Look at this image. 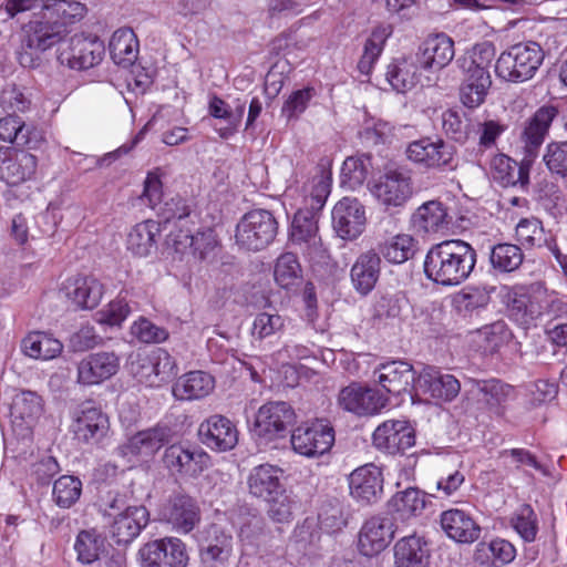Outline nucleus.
Returning a JSON list of instances; mask_svg holds the SVG:
<instances>
[{
  "label": "nucleus",
  "mask_w": 567,
  "mask_h": 567,
  "mask_svg": "<svg viewBox=\"0 0 567 567\" xmlns=\"http://www.w3.org/2000/svg\"><path fill=\"white\" fill-rule=\"evenodd\" d=\"M416 389L433 399L450 402L458 395L461 383L452 374L443 373L434 367H426L416 378Z\"/></svg>",
  "instance_id": "obj_29"
},
{
  "label": "nucleus",
  "mask_w": 567,
  "mask_h": 567,
  "mask_svg": "<svg viewBox=\"0 0 567 567\" xmlns=\"http://www.w3.org/2000/svg\"><path fill=\"white\" fill-rule=\"evenodd\" d=\"M171 429L165 425H156L152 429L137 432L121 447L123 456H135L143 460L153 457L159 449L168 442Z\"/></svg>",
  "instance_id": "obj_28"
},
{
  "label": "nucleus",
  "mask_w": 567,
  "mask_h": 567,
  "mask_svg": "<svg viewBox=\"0 0 567 567\" xmlns=\"http://www.w3.org/2000/svg\"><path fill=\"white\" fill-rule=\"evenodd\" d=\"M234 540L217 525L208 526L199 540V557L204 567H231Z\"/></svg>",
  "instance_id": "obj_14"
},
{
  "label": "nucleus",
  "mask_w": 567,
  "mask_h": 567,
  "mask_svg": "<svg viewBox=\"0 0 567 567\" xmlns=\"http://www.w3.org/2000/svg\"><path fill=\"white\" fill-rule=\"evenodd\" d=\"M147 523L148 512L144 506H127L114 519L111 533L117 544H128L140 535Z\"/></svg>",
  "instance_id": "obj_36"
},
{
  "label": "nucleus",
  "mask_w": 567,
  "mask_h": 567,
  "mask_svg": "<svg viewBox=\"0 0 567 567\" xmlns=\"http://www.w3.org/2000/svg\"><path fill=\"white\" fill-rule=\"evenodd\" d=\"M489 261L494 270L508 274L517 270L523 261L524 254L519 246L514 244L495 245L489 254Z\"/></svg>",
  "instance_id": "obj_54"
},
{
  "label": "nucleus",
  "mask_w": 567,
  "mask_h": 567,
  "mask_svg": "<svg viewBox=\"0 0 567 567\" xmlns=\"http://www.w3.org/2000/svg\"><path fill=\"white\" fill-rule=\"evenodd\" d=\"M62 343L44 332H31L22 340V350L33 359L51 360L62 352Z\"/></svg>",
  "instance_id": "obj_52"
},
{
  "label": "nucleus",
  "mask_w": 567,
  "mask_h": 567,
  "mask_svg": "<svg viewBox=\"0 0 567 567\" xmlns=\"http://www.w3.org/2000/svg\"><path fill=\"white\" fill-rule=\"evenodd\" d=\"M440 523L444 533L457 543H474L481 534V528L473 517L458 508L444 511L440 516Z\"/></svg>",
  "instance_id": "obj_33"
},
{
  "label": "nucleus",
  "mask_w": 567,
  "mask_h": 567,
  "mask_svg": "<svg viewBox=\"0 0 567 567\" xmlns=\"http://www.w3.org/2000/svg\"><path fill=\"white\" fill-rule=\"evenodd\" d=\"M463 79L460 86V99L464 106L476 109L484 103L492 85L491 75L462 72Z\"/></svg>",
  "instance_id": "obj_47"
},
{
  "label": "nucleus",
  "mask_w": 567,
  "mask_h": 567,
  "mask_svg": "<svg viewBox=\"0 0 567 567\" xmlns=\"http://www.w3.org/2000/svg\"><path fill=\"white\" fill-rule=\"evenodd\" d=\"M274 277L276 282L285 289L298 285L302 278V269L297 256L292 252L281 254L276 260Z\"/></svg>",
  "instance_id": "obj_58"
},
{
  "label": "nucleus",
  "mask_w": 567,
  "mask_h": 567,
  "mask_svg": "<svg viewBox=\"0 0 567 567\" xmlns=\"http://www.w3.org/2000/svg\"><path fill=\"white\" fill-rule=\"evenodd\" d=\"M478 340L485 351L494 352L505 344L512 337V332L503 320L486 324L476 331Z\"/></svg>",
  "instance_id": "obj_62"
},
{
  "label": "nucleus",
  "mask_w": 567,
  "mask_h": 567,
  "mask_svg": "<svg viewBox=\"0 0 567 567\" xmlns=\"http://www.w3.org/2000/svg\"><path fill=\"white\" fill-rule=\"evenodd\" d=\"M351 496L362 504H372L381 498L383 493V476L381 468L374 464H365L354 470L349 477Z\"/></svg>",
  "instance_id": "obj_27"
},
{
  "label": "nucleus",
  "mask_w": 567,
  "mask_h": 567,
  "mask_svg": "<svg viewBox=\"0 0 567 567\" xmlns=\"http://www.w3.org/2000/svg\"><path fill=\"white\" fill-rule=\"evenodd\" d=\"M278 221L267 209H252L246 213L236 226L235 243L247 251H260L275 240Z\"/></svg>",
  "instance_id": "obj_4"
},
{
  "label": "nucleus",
  "mask_w": 567,
  "mask_h": 567,
  "mask_svg": "<svg viewBox=\"0 0 567 567\" xmlns=\"http://www.w3.org/2000/svg\"><path fill=\"white\" fill-rule=\"evenodd\" d=\"M282 474L280 467L268 463L255 466L247 481L249 493L264 501L272 497L285 488L281 483Z\"/></svg>",
  "instance_id": "obj_39"
},
{
  "label": "nucleus",
  "mask_w": 567,
  "mask_h": 567,
  "mask_svg": "<svg viewBox=\"0 0 567 567\" xmlns=\"http://www.w3.org/2000/svg\"><path fill=\"white\" fill-rule=\"evenodd\" d=\"M371 169L372 162L369 154L347 157L341 167V186L350 190H355L367 181Z\"/></svg>",
  "instance_id": "obj_49"
},
{
  "label": "nucleus",
  "mask_w": 567,
  "mask_h": 567,
  "mask_svg": "<svg viewBox=\"0 0 567 567\" xmlns=\"http://www.w3.org/2000/svg\"><path fill=\"white\" fill-rule=\"evenodd\" d=\"M161 520L178 534L190 533L200 520V509L195 498L186 494L171 496L159 509Z\"/></svg>",
  "instance_id": "obj_15"
},
{
  "label": "nucleus",
  "mask_w": 567,
  "mask_h": 567,
  "mask_svg": "<svg viewBox=\"0 0 567 567\" xmlns=\"http://www.w3.org/2000/svg\"><path fill=\"white\" fill-rule=\"evenodd\" d=\"M557 115L558 111L555 106L544 105L523 122L518 143L520 153L526 157L527 163H534L538 157Z\"/></svg>",
  "instance_id": "obj_5"
},
{
  "label": "nucleus",
  "mask_w": 567,
  "mask_h": 567,
  "mask_svg": "<svg viewBox=\"0 0 567 567\" xmlns=\"http://www.w3.org/2000/svg\"><path fill=\"white\" fill-rule=\"evenodd\" d=\"M495 54V45L489 41H484L475 44L471 51L458 58L457 64L462 72L491 75L488 69Z\"/></svg>",
  "instance_id": "obj_50"
},
{
  "label": "nucleus",
  "mask_w": 567,
  "mask_h": 567,
  "mask_svg": "<svg viewBox=\"0 0 567 567\" xmlns=\"http://www.w3.org/2000/svg\"><path fill=\"white\" fill-rule=\"evenodd\" d=\"M476 251L466 241L450 239L433 245L425 255L424 274L427 279L444 286H458L476 265Z\"/></svg>",
  "instance_id": "obj_1"
},
{
  "label": "nucleus",
  "mask_w": 567,
  "mask_h": 567,
  "mask_svg": "<svg viewBox=\"0 0 567 567\" xmlns=\"http://www.w3.org/2000/svg\"><path fill=\"white\" fill-rule=\"evenodd\" d=\"M513 528L525 542H534L538 533V519L529 504H523L513 514L511 519Z\"/></svg>",
  "instance_id": "obj_61"
},
{
  "label": "nucleus",
  "mask_w": 567,
  "mask_h": 567,
  "mask_svg": "<svg viewBox=\"0 0 567 567\" xmlns=\"http://www.w3.org/2000/svg\"><path fill=\"white\" fill-rule=\"evenodd\" d=\"M395 532V525L391 517L382 515L370 517L359 532V551L367 557L380 554L391 544Z\"/></svg>",
  "instance_id": "obj_17"
},
{
  "label": "nucleus",
  "mask_w": 567,
  "mask_h": 567,
  "mask_svg": "<svg viewBox=\"0 0 567 567\" xmlns=\"http://www.w3.org/2000/svg\"><path fill=\"white\" fill-rule=\"evenodd\" d=\"M215 388L214 378L203 371H192L182 375L173 385L177 400H198L208 395Z\"/></svg>",
  "instance_id": "obj_41"
},
{
  "label": "nucleus",
  "mask_w": 567,
  "mask_h": 567,
  "mask_svg": "<svg viewBox=\"0 0 567 567\" xmlns=\"http://www.w3.org/2000/svg\"><path fill=\"white\" fill-rule=\"evenodd\" d=\"M392 520L410 522L421 516L426 507V494L417 487L396 492L386 503Z\"/></svg>",
  "instance_id": "obj_32"
},
{
  "label": "nucleus",
  "mask_w": 567,
  "mask_h": 567,
  "mask_svg": "<svg viewBox=\"0 0 567 567\" xmlns=\"http://www.w3.org/2000/svg\"><path fill=\"white\" fill-rule=\"evenodd\" d=\"M417 250V241L409 234H396L378 244V254L388 262L401 265L413 258Z\"/></svg>",
  "instance_id": "obj_44"
},
{
  "label": "nucleus",
  "mask_w": 567,
  "mask_h": 567,
  "mask_svg": "<svg viewBox=\"0 0 567 567\" xmlns=\"http://www.w3.org/2000/svg\"><path fill=\"white\" fill-rule=\"evenodd\" d=\"M372 194L386 208L401 207L413 194L412 179L406 173L389 171L373 185Z\"/></svg>",
  "instance_id": "obj_22"
},
{
  "label": "nucleus",
  "mask_w": 567,
  "mask_h": 567,
  "mask_svg": "<svg viewBox=\"0 0 567 567\" xmlns=\"http://www.w3.org/2000/svg\"><path fill=\"white\" fill-rule=\"evenodd\" d=\"M540 298L539 284L533 285L527 291H514L508 303L511 317L525 327L535 324L543 318Z\"/></svg>",
  "instance_id": "obj_31"
},
{
  "label": "nucleus",
  "mask_w": 567,
  "mask_h": 567,
  "mask_svg": "<svg viewBox=\"0 0 567 567\" xmlns=\"http://www.w3.org/2000/svg\"><path fill=\"white\" fill-rule=\"evenodd\" d=\"M37 157L23 150L0 147V179L9 186L30 181L37 171Z\"/></svg>",
  "instance_id": "obj_20"
},
{
  "label": "nucleus",
  "mask_w": 567,
  "mask_h": 567,
  "mask_svg": "<svg viewBox=\"0 0 567 567\" xmlns=\"http://www.w3.org/2000/svg\"><path fill=\"white\" fill-rule=\"evenodd\" d=\"M318 524L328 534L342 530L348 524L343 504L338 499L324 501L319 507Z\"/></svg>",
  "instance_id": "obj_57"
},
{
  "label": "nucleus",
  "mask_w": 567,
  "mask_h": 567,
  "mask_svg": "<svg viewBox=\"0 0 567 567\" xmlns=\"http://www.w3.org/2000/svg\"><path fill=\"white\" fill-rule=\"evenodd\" d=\"M132 373L147 386L156 388L175 375L176 364L172 355L163 348H156L146 354H138L132 362Z\"/></svg>",
  "instance_id": "obj_9"
},
{
  "label": "nucleus",
  "mask_w": 567,
  "mask_h": 567,
  "mask_svg": "<svg viewBox=\"0 0 567 567\" xmlns=\"http://www.w3.org/2000/svg\"><path fill=\"white\" fill-rule=\"evenodd\" d=\"M318 214L309 209V207H301L293 216L289 239L292 245L309 258L320 257L323 249L318 228Z\"/></svg>",
  "instance_id": "obj_13"
},
{
  "label": "nucleus",
  "mask_w": 567,
  "mask_h": 567,
  "mask_svg": "<svg viewBox=\"0 0 567 567\" xmlns=\"http://www.w3.org/2000/svg\"><path fill=\"white\" fill-rule=\"evenodd\" d=\"M109 49L114 63L127 68L136 61L140 44L131 28H120L112 34Z\"/></svg>",
  "instance_id": "obj_43"
},
{
  "label": "nucleus",
  "mask_w": 567,
  "mask_h": 567,
  "mask_svg": "<svg viewBox=\"0 0 567 567\" xmlns=\"http://www.w3.org/2000/svg\"><path fill=\"white\" fill-rule=\"evenodd\" d=\"M104 44L96 38L75 34L65 48L60 51L59 60L71 69L86 70L95 66L104 55Z\"/></svg>",
  "instance_id": "obj_16"
},
{
  "label": "nucleus",
  "mask_w": 567,
  "mask_h": 567,
  "mask_svg": "<svg viewBox=\"0 0 567 567\" xmlns=\"http://www.w3.org/2000/svg\"><path fill=\"white\" fill-rule=\"evenodd\" d=\"M84 4L70 0H44L42 13L34 14L33 19H42L50 23H58L60 31L62 27L81 20L85 14Z\"/></svg>",
  "instance_id": "obj_40"
},
{
  "label": "nucleus",
  "mask_w": 567,
  "mask_h": 567,
  "mask_svg": "<svg viewBox=\"0 0 567 567\" xmlns=\"http://www.w3.org/2000/svg\"><path fill=\"white\" fill-rule=\"evenodd\" d=\"M334 442L331 426L322 422L301 424L290 436L292 450L306 457H316L328 452Z\"/></svg>",
  "instance_id": "obj_11"
},
{
  "label": "nucleus",
  "mask_w": 567,
  "mask_h": 567,
  "mask_svg": "<svg viewBox=\"0 0 567 567\" xmlns=\"http://www.w3.org/2000/svg\"><path fill=\"white\" fill-rule=\"evenodd\" d=\"M330 189L331 176L321 169L303 186V207L319 213L326 204Z\"/></svg>",
  "instance_id": "obj_55"
},
{
  "label": "nucleus",
  "mask_w": 567,
  "mask_h": 567,
  "mask_svg": "<svg viewBox=\"0 0 567 567\" xmlns=\"http://www.w3.org/2000/svg\"><path fill=\"white\" fill-rule=\"evenodd\" d=\"M372 442L379 451L396 454L414 445L415 431L408 420H388L374 430Z\"/></svg>",
  "instance_id": "obj_19"
},
{
  "label": "nucleus",
  "mask_w": 567,
  "mask_h": 567,
  "mask_svg": "<svg viewBox=\"0 0 567 567\" xmlns=\"http://www.w3.org/2000/svg\"><path fill=\"white\" fill-rule=\"evenodd\" d=\"M208 113L214 118L226 122L225 126L215 127V131L221 138H229L237 132L241 123L245 103H238L233 110L223 99L214 95L208 103Z\"/></svg>",
  "instance_id": "obj_46"
},
{
  "label": "nucleus",
  "mask_w": 567,
  "mask_h": 567,
  "mask_svg": "<svg viewBox=\"0 0 567 567\" xmlns=\"http://www.w3.org/2000/svg\"><path fill=\"white\" fill-rule=\"evenodd\" d=\"M411 224L419 234H436L447 229L449 214L439 200H429L416 208L411 217Z\"/></svg>",
  "instance_id": "obj_38"
},
{
  "label": "nucleus",
  "mask_w": 567,
  "mask_h": 567,
  "mask_svg": "<svg viewBox=\"0 0 567 567\" xmlns=\"http://www.w3.org/2000/svg\"><path fill=\"white\" fill-rule=\"evenodd\" d=\"M81 493V480L76 476L63 475L54 482L52 495L59 507L70 508L79 501Z\"/></svg>",
  "instance_id": "obj_60"
},
{
  "label": "nucleus",
  "mask_w": 567,
  "mask_h": 567,
  "mask_svg": "<svg viewBox=\"0 0 567 567\" xmlns=\"http://www.w3.org/2000/svg\"><path fill=\"white\" fill-rule=\"evenodd\" d=\"M42 19H31L21 29L20 43L16 49L18 63L25 69L40 66L43 53L61 41L58 23Z\"/></svg>",
  "instance_id": "obj_2"
},
{
  "label": "nucleus",
  "mask_w": 567,
  "mask_h": 567,
  "mask_svg": "<svg viewBox=\"0 0 567 567\" xmlns=\"http://www.w3.org/2000/svg\"><path fill=\"white\" fill-rule=\"evenodd\" d=\"M395 567H429L430 549L423 537L415 534L402 537L394 545Z\"/></svg>",
  "instance_id": "obj_37"
},
{
  "label": "nucleus",
  "mask_w": 567,
  "mask_h": 567,
  "mask_svg": "<svg viewBox=\"0 0 567 567\" xmlns=\"http://www.w3.org/2000/svg\"><path fill=\"white\" fill-rule=\"evenodd\" d=\"M454 55L453 40L449 35L440 33L430 37L423 43L417 63L425 71H440L453 60Z\"/></svg>",
  "instance_id": "obj_35"
},
{
  "label": "nucleus",
  "mask_w": 567,
  "mask_h": 567,
  "mask_svg": "<svg viewBox=\"0 0 567 567\" xmlns=\"http://www.w3.org/2000/svg\"><path fill=\"white\" fill-rule=\"evenodd\" d=\"M185 246H189L193 255L199 260H212L216 256L218 241L212 229L198 231L195 235H184Z\"/></svg>",
  "instance_id": "obj_63"
},
{
  "label": "nucleus",
  "mask_w": 567,
  "mask_h": 567,
  "mask_svg": "<svg viewBox=\"0 0 567 567\" xmlns=\"http://www.w3.org/2000/svg\"><path fill=\"white\" fill-rule=\"evenodd\" d=\"M238 430L226 416L215 414L204 420L198 427V437L208 449L217 452L233 450L238 443Z\"/></svg>",
  "instance_id": "obj_21"
},
{
  "label": "nucleus",
  "mask_w": 567,
  "mask_h": 567,
  "mask_svg": "<svg viewBox=\"0 0 567 567\" xmlns=\"http://www.w3.org/2000/svg\"><path fill=\"white\" fill-rule=\"evenodd\" d=\"M165 467L179 477H198L210 464V456L202 447L190 444H172L163 455Z\"/></svg>",
  "instance_id": "obj_7"
},
{
  "label": "nucleus",
  "mask_w": 567,
  "mask_h": 567,
  "mask_svg": "<svg viewBox=\"0 0 567 567\" xmlns=\"http://www.w3.org/2000/svg\"><path fill=\"white\" fill-rule=\"evenodd\" d=\"M391 24H380L373 29L371 35L365 41L363 54L358 63L361 73L369 74L373 64L378 61L383 51L386 39L392 34Z\"/></svg>",
  "instance_id": "obj_53"
},
{
  "label": "nucleus",
  "mask_w": 567,
  "mask_h": 567,
  "mask_svg": "<svg viewBox=\"0 0 567 567\" xmlns=\"http://www.w3.org/2000/svg\"><path fill=\"white\" fill-rule=\"evenodd\" d=\"M42 413V399L33 391H21L16 394L11 414L21 420H33Z\"/></svg>",
  "instance_id": "obj_64"
},
{
  "label": "nucleus",
  "mask_w": 567,
  "mask_h": 567,
  "mask_svg": "<svg viewBox=\"0 0 567 567\" xmlns=\"http://www.w3.org/2000/svg\"><path fill=\"white\" fill-rule=\"evenodd\" d=\"M517 241L527 248H546L548 251L556 238L550 231L545 230L543 223L537 218H523L515 228Z\"/></svg>",
  "instance_id": "obj_45"
},
{
  "label": "nucleus",
  "mask_w": 567,
  "mask_h": 567,
  "mask_svg": "<svg viewBox=\"0 0 567 567\" xmlns=\"http://www.w3.org/2000/svg\"><path fill=\"white\" fill-rule=\"evenodd\" d=\"M534 163H527L523 155L519 163L505 154H496L491 159L489 168L496 183L503 187L519 186L525 188L529 183V172Z\"/></svg>",
  "instance_id": "obj_30"
},
{
  "label": "nucleus",
  "mask_w": 567,
  "mask_h": 567,
  "mask_svg": "<svg viewBox=\"0 0 567 567\" xmlns=\"http://www.w3.org/2000/svg\"><path fill=\"white\" fill-rule=\"evenodd\" d=\"M105 537L95 528L81 530L74 542L76 558L82 564H92L105 551Z\"/></svg>",
  "instance_id": "obj_51"
},
{
  "label": "nucleus",
  "mask_w": 567,
  "mask_h": 567,
  "mask_svg": "<svg viewBox=\"0 0 567 567\" xmlns=\"http://www.w3.org/2000/svg\"><path fill=\"white\" fill-rule=\"evenodd\" d=\"M417 71L419 65L413 60H395L388 65L385 79L398 93H405L417 84Z\"/></svg>",
  "instance_id": "obj_48"
},
{
  "label": "nucleus",
  "mask_w": 567,
  "mask_h": 567,
  "mask_svg": "<svg viewBox=\"0 0 567 567\" xmlns=\"http://www.w3.org/2000/svg\"><path fill=\"white\" fill-rule=\"evenodd\" d=\"M118 369L120 358L114 352L91 353L78 364V382L83 385H96L111 379Z\"/></svg>",
  "instance_id": "obj_24"
},
{
  "label": "nucleus",
  "mask_w": 567,
  "mask_h": 567,
  "mask_svg": "<svg viewBox=\"0 0 567 567\" xmlns=\"http://www.w3.org/2000/svg\"><path fill=\"white\" fill-rule=\"evenodd\" d=\"M544 58V50L537 42H519L501 53L496 60L495 72L505 81L525 82L536 74Z\"/></svg>",
  "instance_id": "obj_3"
},
{
  "label": "nucleus",
  "mask_w": 567,
  "mask_h": 567,
  "mask_svg": "<svg viewBox=\"0 0 567 567\" xmlns=\"http://www.w3.org/2000/svg\"><path fill=\"white\" fill-rule=\"evenodd\" d=\"M295 421L292 408L284 402H268L256 414L254 431L265 442H272L286 436L287 429Z\"/></svg>",
  "instance_id": "obj_10"
},
{
  "label": "nucleus",
  "mask_w": 567,
  "mask_h": 567,
  "mask_svg": "<svg viewBox=\"0 0 567 567\" xmlns=\"http://www.w3.org/2000/svg\"><path fill=\"white\" fill-rule=\"evenodd\" d=\"M161 234L158 221L148 219L136 224L128 233L127 249L135 256H150L157 248V237Z\"/></svg>",
  "instance_id": "obj_42"
},
{
  "label": "nucleus",
  "mask_w": 567,
  "mask_h": 567,
  "mask_svg": "<svg viewBox=\"0 0 567 567\" xmlns=\"http://www.w3.org/2000/svg\"><path fill=\"white\" fill-rule=\"evenodd\" d=\"M455 153L453 145L429 136L410 142L405 148L410 162L432 169H454Z\"/></svg>",
  "instance_id": "obj_6"
},
{
  "label": "nucleus",
  "mask_w": 567,
  "mask_h": 567,
  "mask_svg": "<svg viewBox=\"0 0 567 567\" xmlns=\"http://www.w3.org/2000/svg\"><path fill=\"white\" fill-rule=\"evenodd\" d=\"M61 292L76 309L91 310L100 305L104 286L93 276L78 275L64 280Z\"/></svg>",
  "instance_id": "obj_23"
},
{
  "label": "nucleus",
  "mask_w": 567,
  "mask_h": 567,
  "mask_svg": "<svg viewBox=\"0 0 567 567\" xmlns=\"http://www.w3.org/2000/svg\"><path fill=\"white\" fill-rule=\"evenodd\" d=\"M382 269V259L373 250L361 252L354 260L350 269V282L354 291L367 297L375 288Z\"/></svg>",
  "instance_id": "obj_26"
},
{
  "label": "nucleus",
  "mask_w": 567,
  "mask_h": 567,
  "mask_svg": "<svg viewBox=\"0 0 567 567\" xmlns=\"http://www.w3.org/2000/svg\"><path fill=\"white\" fill-rule=\"evenodd\" d=\"M364 208L357 198L343 197L332 209V225L343 239H355L364 228Z\"/></svg>",
  "instance_id": "obj_25"
},
{
  "label": "nucleus",
  "mask_w": 567,
  "mask_h": 567,
  "mask_svg": "<svg viewBox=\"0 0 567 567\" xmlns=\"http://www.w3.org/2000/svg\"><path fill=\"white\" fill-rule=\"evenodd\" d=\"M141 567H186L188 554L177 537H164L146 543L138 550Z\"/></svg>",
  "instance_id": "obj_8"
},
{
  "label": "nucleus",
  "mask_w": 567,
  "mask_h": 567,
  "mask_svg": "<svg viewBox=\"0 0 567 567\" xmlns=\"http://www.w3.org/2000/svg\"><path fill=\"white\" fill-rule=\"evenodd\" d=\"M378 383L391 394H401L409 390L416 378L413 367L405 361H391L381 364L375 371Z\"/></svg>",
  "instance_id": "obj_34"
},
{
  "label": "nucleus",
  "mask_w": 567,
  "mask_h": 567,
  "mask_svg": "<svg viewBox=\"0 0 567 567\" xmlns=\"http://www.w3.org/2000/svg\"><path fill=\"white\" fill-rule=\"evenodd\" d=\"M475 388L481 395V400L491 409L498 412L513 394V388L497 379L477 380Z\"/></svg>",
  "instance_id": "obj_56"
},
{
  "label": "nucleus",
  "mask_w": 567,
  "mask_h": 567,
  "mask_svg": "<svg viewBox=\"0 0 567 567\" xmlns=\"http://www.w3.org/2000/svg\"><path fill=\"white\" fill-rule=\"evenodd\" d=\"M110 430L107 415L91 402L83 403L74 413L72 431L75 437L87 444L101 442Z\"/></svg>",
  "instance_id": "obj_18"
},
{
  "label": "nucleus",
  "mask_w": 567,
  "mask_h": 567,
  "mask_svg": "<svg viewBox=\"0 0 567 567\" xmlns=\"http://www.w3.org/2000/svg\"><path fill=\"white\" fill-rule=\"evenodd\" d=\"M266 502L268 503L267 513L274 522L284 524L292 520L298 502L291 492L284 488Z\"/></svg>",
  "instance_id": "obj_59"
},
{
  "label": "nucleus",
  "mask_w": 567,
  "mask_h": 567,
  "mask_svg": "<svg viewBox=\"0 0 567 567\" xmlns=\"http://www.w3.org/2000/svg\"><path fill=\"white\" fill-rule=\"evenodd\" d=\"M389 399L375 389L351 383L340 390L338 405L359 416L375 415L386 405Z\"/></svg>",
  "instance_id": "obj_12"
}]
</instances>
